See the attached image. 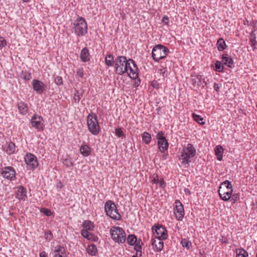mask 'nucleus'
Here are the masks:
<instances>
[{"label": "nucleus", "instance_id": "obj_12", "mask_svg": "<svg viewBox=\"0 0 257 257\" xmlns=\"http://www.w3.org/2000/svg\"><path fill=\"white\" fill-rule=\"evenodd\" d=\"M152 231L156 233L157 236L156 238H162L163 239L167 238V230L163 226L155 225L152 227Z\"/></svg>", "mask_w": 257, "mask_h": 257}, {"label": "nucleus", "instance_id": "obj_43", "mask_svg": "<svg viewBox=\"0 0 257 257\" xmlns=\"http://www.w3.org/2000/svg\"><path fill=\"white\" fill-rule=\"evenodd\" d=\"M41 212L47 216H50L52 215V212L50 210L43 208L41 209Z\"/></svg>", "mask_w": 257, "mask_h": 257}, {"label": "nucleus", "instance_id": "obj_55", "mask_svg": "<svg viewBox=\"0 0 257 257\" xmlns=\"http://www.w3.org/2000/svg\"><path fill=\"white\" fill-rule=\"evenodd\" d=\"M152 182L155 184H158L159 183V178L158 176L156 175L154 177L153 179L152 180Z\"/></svg>", "mask_w": 257, "mask_h": 257}, {"label": "nucleus", "instance_id": "obj_56", "mask_svg": "<svg viewBox=\"0 0 257 257\" xmlns=\"http://www.w3.org/2000/svg\"><path fill=\"white\" fill-rule=\"evenodd\" d=\"M129 61H131V63L133 64V68H138L137 67V64H136L135 62L132 59H129Z\"/></svg>", "mask_w": 257, "mask_h": 257}, {"label": "nucleus", "instance_id": "obj_59", "mask_svg": "<svg viewBox=\"0 0 257 257\" xmlns=\"http://www.w3.org/2000/svg\"><path fill=\"white\" fill-rule=\"evenodd\" d=\"M141 83V80L140 79H138L137 81H136L135 84H134V85L135 86V87H137Z\"/></svg>", "mask_w": 257, "mask_h": 257}, {"label": "nucleus", "instance_id": "obj_31", "mask_svg": "<svg viewBox=\"0 0 257 257\" xmlns=\"http://www.w3.org/2000/svg\"><path fill=\"white\" fill-rule=\"evenodd\" d=\"M86 250L87 253L90 255H95L97 251V247L94 244L88 245Z\"/></svg>", "mask_w": 257, "mask_h": 257}, {"label": "nucleus", "instance_id": "obj_46", "mask_svg": "<svg viewBox=\"0 0 257 257\" xmlns=\"http://www.w3.org/2000/svg\"><path fill=\"white\" fill-rule=\"evenodd\" d=\"M192 84L194 87L198 86L200 85L196 77L192 79Z\"/></svg>", "mask_w": 257, "mask_h": 257}, {"label": "nucleus", "instance_id": "obj_28", "mask_svg": "<svg viewBox=\"0 0 257 257\" xmlns=\"http://www.w3.org/2000/svg\"><path fill=\"white\" fill-rule=\"evenodd\" d=\"M83 94V90H75L74 93L73 100L76 103H78L81 99V97Z\"/></svg>", "mask_w": 257, "mask_h": 257}, {"label": "nucleus", "instance_id": "obj_24", "mask_svg": "<svg viewBox=\"0 0 257 257\" xmlns=\"http://www.w3.org/2000/svg\"><path fill=\"white\" fill-rule=\"evenodd\" d=\"M81 234L83 237L88 240L96 241L95 236L92 233L88 232L86 230H81Z\"/></svg>", "mask_w": 257, "mask_h": 257}, {"label": "nucleus", "instance_id": "obj_2", "mask_svg": "<svg viewBox=\"0 0 257 257\" xmlns=\"http://www.w3.org/2000/svg\"><path fill=\"white\" fill-rule=\"evenodd\" d=\"M218 193L222 200L225 201L229 200L232 193V186L231 182L228 180L222 182L220 184Z\"/></svg>", "mask_w": 257, "mask_h": 257}, {"label": "nucleus", "instance_id": "obj_44", "mask_svg": "<svg viewBox=\"0 0 257 257\" xmlns=\"http://www.w3.org/2000/svg\"><path fill=\"white\" fill-rule=\"evenodd\" d=\"M126 64L124 65V69H126V72L128 73V71L130 70V68H132V67L131 66V61L128 60H127L126 58Z\"/></svg>", "mask_w": 257, "mask_h": 257}, {"label": "nucleus", "instance_id": "obj_3", "mask_svg": "<svg viewBox=\"0 0 257 257\" xmlns=\"http://www.w3.org/2000/svg\"><path fill=\"white\" fill-rule=\"evenodd\" d=\"M169 52V49L164 45L158 44L152 50V57L155 62H159L160 60L166 58Z\"/></svg>", "mask_w": 257, "mask_h": 257}, {"label": "nucleus", "instance_id": "obj_23", "mask_svg": "<svg viewBox=\"0 0 257 257\" xmlns=\"http://www.w3.org/2000/svg\"><path fill=\"white\" fill-rule=\"evenodd\" d=\"M18 108L19 109V112L22 114H26L28 111V108L26 103L24 102L20 101L17 104Z\"/></svg>", "mask_w": 257, "mask_h": 257}, {"label": "nucleus", "instance_id": "obj_41", "mask_svg": "<svg viewBox=\"0 0 257 257\" xmlns=\"http://www.w3.org/2000/svg\"><path fill=\"white\" fill-rule=\"evenodd\" d=\"M54 82L57 85H61L63 83V79L62 77L60 76H56L54 79Z\"/></svg>", "mask_w": 257, "mask_h": 257}, {"label": "nucleus", "instance_id": "obj_32", "mask_svg": "<svg viewBox=\"0 0 257 257\" xmlns=\"http://www.w3.org/2000/svg\"><path fill=\"white\" fill-rule=\"evenodd\" d=\"M105 62L107 66H112L115 63L114 57L111 54H107L105 58Z\"/></svg>", "mask_w": 257, "mask_h": 257}, {"label": "nucleus", "instance_id": "obj_18", "mask_svg": "<svg viewBox=\"0 0 257 257\" xmlns=\"http://www.w3.org/2000/svg\"><path fill=\"white\" fill-rule=\"evenodd\" d=\"M222 61L223 64L229 68H233L234 66V63L232 59L227 54H224L222 56Z\"/></svg>", "mask_w": 257, "mask_h": 257}, {"label": "nucleus", "instance_id": "obj_63", "mask_svg": "<svg viewBox=\"0 0 257 257\" xmlns=\"http://www.w3.org/2000/svg\"><path fill=\"white\" fill-rule=\"evenodd\" d=\"M132 257H137L136 255H133Z\"/></svg>", "mask_w": 257, "mask_h": 257}, {"label": "nucleus", "instance_id": "obj_17", "mask_svg": "<svg viewBox=\"0 0 257 257\" xmlns=\"http://www.w3.org/2000/svg\"><path fill=\"white\" fill-rule=\"evenodd\" d=\"M53 253L54 257H67L65 248L59 245L55 247Z\"/></svg>", "mask_w": 257, "mask_h": 257}, {"label": "nucleus", "instance_id": "obj_62", "mask_svg": "<svg viewBox=\"0 0 257 257\" xmlns=\"http://www.w3.org/2000/svg\"><path fill=\"white\" fill-rule=\"evenodd\" d=\"M25 2H28L29 0H23Z\"/></svg>", "mask_w": 257, "mask_h": 257}, {"label": "nucleus", "instance_id": "obj_60", "mask_svg": "<svg viewBox=\"0 0 257 257\" xmlns=\"http://www.w3.org/2000/svg\"><path fill=\"white\" fill-rule=\"evenodd\" d=\"M253 29H254V30H255V29H256V30H257V23H255V24H254V26L253 27Z\"/></svg>", "mask_w": 257, "mask_h": 257}, {"label": "nucleus", "instance_id": "obj_47", "mask_svg": "<svg viewBox=\"0 0 257 257\" xmlns=\"http://www.w3.org/2000/svg\"><path fill=\"white\" fill-rule=\"evenodd\" d=\"M239 198V195L237 194H235L232 195H231L230 199L234 203L238 200Z\"/></svg>", "mask_w": 257, "mask_h": 257}, {"label": "nucleus", "instance_id": "obj_21", "mask_svg": "<svg viewBox=\"0 0 257 257\" xmlns=\"http://www.w3.org/2000/svg\"><path fill=\"white\" fill-rule=\"evenodd\" d=\"M80 59L82 62H86L90 60V55L88 49L85 47L81 52L80 53Z\"/></svg>", "mask_w": 257, "mask_h": 257}, {"label": "nucleus", "instance_id": "obj_8", "mask_svg": "<svg viewBox=\"0 0 257 257\" xmlns=\"http://www.w3.org/2000/svg\"><path fill=\"white\" fill-rule=\"evenodd\" d=\"M126 57L124 56H117L115 60L116 72L119 75H122L126 72L124 65L126 64Z\"/></svg>", "mask_w": 257, "mask_h": 257}, {"label": "nucleus", "instance_id": "obj_61", "mask_svg": "<svg viewBox=\"0 0 257 257\" xmlns=\"http://www.w3.org/2000/svg\"><path fill=\"white\" fill-rule=\"evenodd\" d=\"M255 170L257 172V164L255 166Z\"/></svg>", "mask_w": 257, "mask_h": 257}, {"label": "nucleus", "instance_id": "obj_52", "mask_svg": "<svg viewBox=\"0 0 257 257\" xmlns=\"http://www.w3.org/2000/svg\"><path fill=\"white\" fill-rule=\"evenodd\" d=\"M249 42H250V44L251 47H252L253 50L254 51L256 49V45L257 44L256 41H253V40H249Z\"/></svg>", "mask_w": 257, "mask_h": 257}, {"label": "nucleus", "instance_id": "obj_1", "mask_svg": "<svg viewBox=\"0 0 257 257\" xmlns=\"http://www.w3.org/2000/svg\"><path fill=\"white\" fill-rule=\"evenodd\" d=\"M196 154V151L194 146L191 144H188L187 146L183 149L179 160L181 161V164L185 167H188L190 163Z\"/></svg>", "mask_w": 257, "mask_h": 257}, {"label": "nucleus", "instance_id": "obj_36", "mask_svg": "<svg viewBox=\"0 0 257 257\" xmlns=\"http://www.w3.org/2000/svg\"><path fill=\"white\" fill-rule=\"evenodd\" d=\"M142 140L145 144H148L151 141V136L148 133L144 132L142 135Z\"/></svg>", "mask_w": 257, "mask_h": 257}, {"label": "nucleus", "instance_id": "obj_10", "mask_svg": "<svg viewBox=\"0 0 257 257\" xmlns=\"http://www.w3.org/2000/svg\"><path fill=\"white\" fill-rule=\"evenodd\" d=\"M24 159L29 169L34 170L38 166L37 158L34 155L31 153H27L26 154Z\"/></svg>", "mask_w": 257, "mask_h": 257}, {"label": "nucleus", "instance_id": "obj_35", "mask_svg": "<svg viewBox=\"0 0 257 257\" xmlns=\"http://www.w3.org/2000/svg\"><path fill=\"white\" fill-rule=\"evenodd\" d=\"M62 163L63 165L66 166L67 167H70L73 166L72 159L69 156H67L66 158L64 159Z\"/></svg>", "mask_w": 257, "mask_h": 257}, {"label": "nucleus", "instance_id": "obj_42", "mask_svg": "<svg viewBox=\"0 0 257 257\" xmlns=\"http://www.w3.org/2000/svg\"><path fill=\"white\" fill-rule=\"evenodd\" d=\"M115 135L118 137H125V135L123 133V132L122 131L121 128H119L115 129Z\"/></svg>", "mask_w": 257, "mask_h": 257}, {"label": "nucleus", "instance_id": "obj_39", "mask_svg": "<svg viewBox=\"0 0 257 257\" xmlns=\"http://www.w3.org/2000/svg\"><path fill=\"white\" fill-rule=\"evenodd\" d=\"M192 116L193 119L199 124H204L205 123L204 121H203V118L201 117L200 115L195 113H193Z\"/></svg>", "mask_w": 257, "mask_h": 257}, {"label": "nucleus", "instance_id": "obj_19", "mask_svg": "<svg viewBox=\"0 0 257 257\" xmlns=\"http://www.w3.org/2000/svg\"><path fill=\"white\" fill-rule=\"evenodd\" d=\"M162 238H156L152 240V244L156 247L157 251H160L162 250L164 247V243L162 241Z\"/></svg>", "mask_w": 257, "mask_h": 257}, {"label": "nucleus", "instance_id": "obj_7", "mask_svg": "<svg viewBox=\"0 0 257 257\" xmlns=\"http://www.w3.org/2000/svg\"><path fill=\"white\" fill-rule=\"evenodd\" d=\"M75 34L78 36H84L87 33V25L85 19L78 17L74 23Z\"/></svg>", "mask_w": 257, "mask_h": 257}, {"label": "nucleus", "instance_id": "obj_57", "mask_svg": "<svg viewBox=\"0 0 257 257\" xmlns=\"http://www.w3.org/2000/svg\"><path fill=\"white\" fill-rule=\"evenodd\" d=\"M159 183L160 186L161 187H164L165 186V182H164L163 179H162L161 180H159V183Z\"/></svg>", "mask_w": 257, "mask_h": 257}, {"label": "nucleus", "instance_id": "obj_33", "mask_svg": "<svg viewBox=\"0 0 257 257\" xmlns=\"http://www.w3.org/2000/svg\"><path fill=\"white\" fill-rule=\"evenodd\" d=\"M137 236L134 234H130L127 237V242L130 245H134L137 241Z\"/></svg>", "mask_w": 257, "mask_h": 257}, {"label": "nucleus", "instance_id": "obj_5", "mask_svg": "<svg viewBox=\"0 0 257 257\" xmlns=\"http://www.w3.org/2000/svg\"><path fill=\"white\" fill-rule=\"evenodd\" d=\"M112 240L118 243H123L126 240V234L123 229L119 226H113L110 229Z\"/></svg>", "mask_w": 257, "mask_h": 257}, {"label": "nucleus", "instance_id": "obj_25", "mask_svg": "<svg viewBox=\"0 0 257 257\" xmlns=\"http://www.w3.org/2000/svg\"><path fill=\"white\" fill-rule=\"evenodd\" d=\"M82 227L84 228V230H92L94 228V224H93V223L90 221V220H85L82 224Z\"/></svg>", "mask_w": 257, "mask_h": 257}, {"label": "nucleus", "instance_id": "obj_26", "mask_svg": "<svg viewBox=\"0 0 257 257\" xmlns=\"http://www.w3.org/2000/svg\"><path fill=\"white\" fill-rule=\"evenodd\" d=\"M130 77L133 79L138 78V68H130V70L127 73Z\"/></svg>", "mask_w": 257, "mask_h": 257}, {"label": "nucleus", "instance_id": "obj_30", "mask_svg": "<svg viewBox=\"0 0 257 257\" xmlns=\"http://www.w3.org/2000/svg\"><path fill=\"white\" fill-rule=\"evenodd\" d=\"M143 244V242L141 239L138 240L135 244V249L137 252V254H139V256L142 255V245Z\"/></svg>", "mask_w": 257, "mask_h": 257}, {"label": "nucleus", "instance_id": "obj_13", "mask_svg": "<svg viewBox=\"0 0 257 257\" xmlns=\"http://www.w3.org/2000/svg\"><path fill=\"white\" fill-rule=\"evenodd\" d=\"M1 174L5 178L13 180L15 178L16 172L13 167H6L2 169Z\"/></svg>", "mask_w": 257, "mask_h": 257}, {"label": "nucleus", "instance_id": "obj_37", "mask_svg": "<svg viewBox=\"0 0 257 257\" xmlns=\"http://www.w3.org/2000/svg\"><path fill=\"white\" fill-rule=\"evenodd\" d=\"M214 70L218 72H222L223 71V66L220 61H217L215 62Z\"/></svg>", "mask_w": 257, "mask_h": 257}, {"label": "nucleus", "instance_id": "obj_40", "mask_svg": "<svg viewBox=\"0 0 257 257\" xmlns=\"http://www.w3.org/2000/svg\"><path fill=\"white\" fill-rule=\"evenodd\" d=\"M21 77L25 80H29L32 78L31 73L27 71H22Z\"/></svg>", "mask_w": 257, "mask_h": 257}, {"label": "nucleus", "instance_id": "obj_15", "mask_svg": "<svg viewBox=\"0 0 257 257\" xmlns=\"http://www.w3.org/2000/svg\"><path fill=\"white\" fill-rule=\"evenodd\" d=\"M33 88L39 94H42L44 90V84L42 81L34 79L32 82Z\"/></svg>", "mask_w": 257, "mask_h": 257}, {"label": "nucleus", "instance_id": "obj_9", "mask_svg": "<svg viewBox=\"0 0 257 257\" xmlns=\"http://www.w3.org/2000/svg\"><path fill=\"white\" fill-rule=\"evenodd\" d=\"M156 138L158 140L157 143L160 151L161 153L165 152L168 149L169 144L166 137L164 136V133L162 131L158 132Z\"/></svg>", "mask_w": 257, "mask_h": 257}, {"label": "nucleus", "instance_id": "obj_29", "mask_svg": "<svg viewBox=\"0 0 257 257\" xmlns=\"http://www.w3.org/2000/svg\"><path fill=\"white\" fill-rule=\"evenodd\" d=\"M215 153L217 157V159L221 161L222 159V154L223 152V149L220 146H217L215 148Z\"/></svg>", "mask_w": 257, "mask_h": 257}, {"label": "nucleus", "instance_id": "obj_20", "mask_svg": "<svg viewBox=\"0 0 257 257\" xmlns=\"http://www.w3.org/2000/svg\"><path fill=\"white\" fill-rule=\"evenodd\" d=\"M4 150L8 155H11L15 153L16 150V146L14 143L10 142L7 143Z\"/></svg>", "mask_w": 257, "mask_h": 257}, {"label": "nucleus", "instance_id": "obj_6", "mask_svg": "<svg viewBox=\"0 0 257 257\" xmlns=\"http://www.w3.org/2000/svg\"><path fill=\"white\" fill-rule=\"evenodd\" d=\"M88 130L93 135H97L100 132V126L95 113L89 114L87 118Z\"/></svg>", "mask_w": 257, "mask_h": 257}, {"label": "nucleus", "instance_id": "obj_51", "mask_svg": "<svg viewBox=\"0 0 257 257\" xmlns=\"http://www.w3.org/2000/svg\"><path fill=\"white\" fill-rule=\"evenodd\" d=\"M45 237L49 240H51L53 238L52 233L50 231L46 232L45 233Z\"/></svg>", "mask_w": 257, "mask_h": 257}, {"label": "nucleus", "instance_id": "obj_45", "mask_svg": "<svg viewBox=\"0 0 257 257\" xmlns=\"http://www.w3.org/2000/svg\"><path fill=\"white\" fill-rule=\"evenodd\" d=\"M7 45V41L5 39L0 36V47H4Z\"/></svg>", "mask_w": 257, "mask_h": 257}, {"label": "nucleus", "instance_id": "obj_48", "mask_svg": "<svg viewBox=\"0 0 257 257\" xmlns=\"http://www.w3.org/2000/svg\"><path fill=\"white\" fill-rule=\"evenodd\" d=\"M254 31H255L254 30H253L251 31L249 40L256 41V35L254 33Z\"/></svg>", "mask_w": 257, "mask_h": 257}, {"label": "nucleus", "instance_id": "obj_49", "mask_svg": "<svg viewBox=\"0 0 257 257\" xmlns=\"http://www.w3.org/2000/svg\"><path fill=\"white\" fill-rule=\"evenodd\" d=\"M77 75L79 77H81V78L84 75L83 69L82 68H80V69H78L77 71Z\"/></svg>", "mask_w": 257, "mask_h": 257}, {"label": "nucleus", "instance_id": "obj_22", "mask_svg": "<svg viewBox=\"0 0 257 257\" xmlns=\"http://www.w3.org/2000/svg\"><path fill=\"white\" fill-rule=\"evenodd\" d=\"M80 152L81 154L83 157H86L90 155L91 149L89 146H88V145H81L80 148Z\"/></svg>", "mask_w": 257, "mask_h": 257}, {"label": "nucleus", "instance_id": "obj_50", "mask_svg": "<svg viewBox=\"0 0 257 257\" xmlns=\"http://www.w3.org/2000/svg\"><path fill=\"white\" fill-rule=\"evenodd\" d=\"M198 81H199V84H202L203 83H205L204 79L203 78L202 76L200 75H198L196 76Z\"/></svg>", "mask_w": 257, "mask_h": 257}, {"label": "nucleus", "instance_id": "obj_58", "mask_svg": "<svg viewBox=\"0 0 257 257\" xmlns=\"http://www.w3.org/2000/svg\"><path fill=\"white\" fill-rule=\"evenodd\" d=\"M40 257H47V255L45 251H42L40 253Z\"/></svg>", "mask_w": 257, "mask_h": 257}, {"label": "nucleus", "instance_id": "obj_34", "mask_svg": "<svg viewBox=\"0 0 257 257\" xmlns=\"http://www.w3.org/2000/svg\"><path fill=\"white\" fill-rule=\"evenodd\" d=\"M236 257H247L248 252L243 248H237L236 249Z\"/></svg>", "mask_w": 257, "mask_h": 257}, {"label": "nucleus", "instance_id": "obj_38", "mask_svg": "<svg viewBox=\"0 0 257 257\" xmlns=\"http://www.w3.org/2000/svg\"><path fill=\"white\" fill-rule=\"evenodd\" d=\"M181 243L183 247L186 248L187 249H189L192 246L191 241L186 238L183 239Z\"/></svg>", "mask_w": 257, "mask_h": 257}, {"label": "nucleus", "instance_id": "obj_53", "mask_svg": "<svg viewBox=\"0 0 257 257\" xmlns=\"http://www.w3.org/2000/svg\"><path fill=\"white\" fill-rule=\"evenodd\" d=\"M169 22V18L167 16H164L162 19V22L165 25H168Z\"/></svg>", "mask_w": 257, "mask_h": 257}, {"label": "nucleus", "instance_id": "obj_4", "mask_svg": "<svg viewBox=\"0 0 257 257\" xmlns=\"http://www.w3.org/2000/svg\"><path fill=\"white\" fill-rule=\"evenodd\" d=\"M106 214L115 220H120L121 216L118 213L115 203L111 200L107 201L104 204Z\"/></svg>", "mask_w": 257, "mask_h": 257}, {"label": "nucleus", "instance_id": "obj_54", "mask_svg": "<svg viewBox=\"0 0 257 257\" xmlns=\"http://www.w3.org/2000/svg\"><path fill=\"white\" fill-rule=\"evenodd\" d=\"M213 88L214 90H215L216 91L218 92L220 89V87L219 86V84L217 83H214L213 84Z\"/></svg>", "mask_w": 257, "mask_h": 257}, {"label": "nucleus", "instance_id": "obj_11", "mask_svg": "<svg viewBox=\"0 0 257 257\" xmlns=\"http://www.w3.org/2000/svg\"><path fill=\"white\" fill-rule=\"evenodd\" d=\"M43 121V118L42 116L35 114L32 117L30 123L32 127L40 131H42L44 129Z\"/></svg>", "mask_w": 257, "mask_h": 257}, {"label": "nucleus", "instance_id": "obj_14", "mask_svg": "<svg viewBox=\"0 0 257 257\" xmlns=\"http://www.w3.org/2000/svg\"><path fill=\"white\" fill-rule=\"evenodd\" d=\"M176 209L175 212L176 219L178 220H181L184 215L183 206L179 200H176L175 202Z\"/></svg>", "mask_w": 257, "mask_h": 257}, {"label": "nucleus", "instance_id": "obj_27", "mask_svg": "<svg viewBox=\"0 0 257 257\" xmlns=\"http://www.w3.org/2000/svg\"><path fill=\"white\" fill-rule=\"evenodd\" d=\"M217 49L219 51H222L226 48L225 42L223 38H219L216 44Z\"/></svg>", "mask_w": 257, "mask_h": 257}, {"label": "nucleus", "instance_id": "obj_16", "mask_svg": "<svg viewBox=\"0 0 257 257\" xmlns=\"http://www.w3.org/2000/svg\"><path fill=\"white\" fill-rule=\"evenodd\" d=\"M15 197L20 200H25L27 198V191L23 186H20L18 188Z\"/></svg>", "mask_w": 257, "mask_h": 257}]
</instances>
